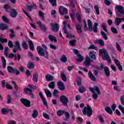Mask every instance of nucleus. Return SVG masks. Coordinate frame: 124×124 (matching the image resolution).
<instances>
[{
    "mask_svg": "<svg viewBox=\"0 0 124 124\" xmlns=\"http://www.w3.org/2000/svg\"><path fill=\"white\" fill-rule=\"evenodd\" d=\"M100 56H102L103 60L104 61H107L108 62H111L112 60L110 58V56L108 55V52L105 50V49L103 48L99 50Z\"/></svg>",
    "mask_w": 124,
    "mask_h": 124,
    "instance_id": "1",
    "label": "nucleus"
},
{
    "mask_svg": "<svg viewBox=\"0 0 124 124\" xmlns=\"http://www.w3.org/2000/svg\"><path fill=\"white\" fill-rule=\"evenodd\" d=\"M88 23V26L89 27V31H94V32H97L98 29H97V26H98V24L97 23L95 22L94 24V25L93 27V22H92V20L91 19H88L87 21Z\"/></svg>",
    "mask_w": 124,
    "mask_h": 124,
    "instance_id": "2",
    "label": "nucleus"
},
{
    "mask_svg": "<svg viewBox=\"0 0 124 124\" xmlns=\"http://www.w3.org/2000/svg\"><path fill=\"white\" fill-rule=\"evenodd\" d=\"M82 113L83 115L91 117L93 115V109L89 104H87V107H85L82 110Z\"/></svg>",
    "mask_w": 124,
    "mask_h": 124,
    "instance_id": "3",
    "label": "nucleus"
},
{
    "mask_svg": "<svg viewBox=\"0 0 124 124\" xmlns=\"http://www.w3.org/2000/svg\"><path fill=\"white\" fill-rule=\"evenodd\" d=\"M116 9L117 10V11L119 13H116L117 16L118 17H121L122 15L124 14V7L122 5H117L115 7Z\"/></svg>",
    "mask_w": 124,
    "mask_h": 124,
    "instance_id": "4",
    "label": "nucleus"
},
{
    "mask_svg": "<svg viewBox=\"0 0 124 124\" xmlns=\"http://www.w3.org/2000/svg\"><path fill=\"white\" fill-rule=\"evenodd\" d=\"M7 68L9 73H13V74H16V75H19L20 74V71L17 70V68L14 69L11 66H8Z\"/></svg>",
    "mask_w": 124,
    "mask_h": 124,
    "instance_id": "5",
    "label": "nucleus"
},
{
    "mask_svg": "<svg viewBox=\"0 0 124 124\" xmlns=\"http://www.w3.org/2000/svg\"><path fill=\"white\" fill-rule=\"evenodd\" d=\"M60 102H62L64 106H67V103L69 102L68 98L65 95H62L60 98Z\"/></svg>",
    "mask_w": 124,
    "mask_h": 124,
    "instance_id": "6",
    "label": "nucleus"
},
{
    "mask_svg": "<svg viewBox=\"0 0 124 124\" xmlns=\"http://www.w3.org/2000/svg\"><path fill=\"white\" fill-rule=\"evenodd\" d=\"M50 27H51V30L52 31H54V32H58V31H59V30H60V26L57 23H51Z\"/></svg>",
    "mask_w": 124,
    "mask_h": 124,
    "instance_id": "7",
    "label": "nucleus"
},
{
    "mask_svg": "<svg viewBox=\"0 0 124 124\" xmlns=\"http://www.w3.org/2000/svg\"><path fill=\"white\" fill-rule=\"evenodd\" d=\"M20 102L25 106V107H31V101H29L27 99L21 98Z\"/></svg>",
    "mask_w": 124,
    "mask_h": 124,
    "instance_id": "8",
    "label": "nucleus"
},
{
    "mask_svg": "<svg viewBox=\"0 0 124 124\" xmlns=\"http://www.w3.org/2000/svg\"><path fill=\"white\" fill-rule=\"evenodd\" d=\"M59 11L61 15H64L67 14V9L64 7L60 6L59 8Z\"/></svg>",
    "mask_w": 124,
    "mask_h": 124,
    "instance_id": "9",
    "label": "nucleus"
},
{
    "mask_svg": "<svg viewBox=\"0 0 124 124\" xmlns=\"http://www.w3.org/2000/svg\"><path fill=\"white\" fill-rule=\"evenodd\" d=\"M92 59L90 57L87 56L85 58V60L83 62V65H85L86 67H88L89 65H91V62H92Z\"/></svg>",
    "mask_w": 124,
    "mask_h": 124,
    "instance_id": "10",
    "label": "nucleus"
},
{
    "mask_svg": "<svg viewBox=\"0 0 124 124\" xmlns=\"http://www.w3.org/2000/svg\"><path fill=\"white\" fill-rule=\"evenodd\" d=\"M37 51L40 56H41L42 57H44V56H45V50H44L41 46H38L37 47Z\"/></svg>",
    "mask_w": 124,
    "mask_h": 124,
    "instance_id": "11",
    "label": "nucleus"
},
{
    "mask_svg": "<svg viewBox=\"0 0 124 124\" xmlns=\"http://www.w3.org/2000/svg\"><path fill=\"white\" fill-rule=\"evenodd\" d=\"M9 13H10L11 17H12L13 18H16V17H17V15H18V12H17V11H16V9H12L11 10Z\"/></svg>",
    "mask_w": 124,
    "mask_h": 124,
    "instance_id": "12",
    "label": "nucleus"
},
{
    "mask_svg": "<svg viewBox=\"0 0 124 124\" xmlns=\"http://www.w3.org/2000/svg\"><path fill=\"white\" fill-rule=\"evenodd\" d=\"M36 23L41 30H43V31H47V28H46V26L44 24H42V22H41V21H37Z\"/></svg>",
    "mask_w": 124,
    "mask_h": 124,
    "instance_id": "13",
    "label": "nucleus"
},
{
    "mask_svg": "<svg viewBox=\"0 0 124 124\" xmlns=\"http://www.w3.org/2000/svg\"><path fill=\"white\" fill-rule=\"evenodd\" d=\"M58 88L60 91H63L64 90H65V86H64V84H63V83L62 81H59L57 83Z\"/></svg>",
    "mask_w": 124,
    "mask_h": 124,
    "instance_id": "14",
    "label": "nucleus"
},
{
    "mask_svg": "<svg viewBox=\"0 0 124 124\" xmlns=\"http://www.w3.org/2000/svg\"><path fill=\"white\" fill-rule=\"evenodd\" d=\"M27 10L29 11H31L32 9H36L37 8V6L36 4L33 3L32 5H28L26 6Z\"/></svg>",
    "mask_w": 124,
    "mask_h": 124,
    "instance_id": "15",
    "label": "nucleus"
},
{
    "mask_svg": "<svg viewBox=\"0 0 124 124\" xmlns=\"http://www.w3.org/2000/svg\"><path fill=\"white\" fill-rule=\"evenodd\" d=\"M96 54V52H94L93 50H92L90 52L89 55L92 59V60H96V56H95V54Z\"/></svg>",
    "mask_w": 124,
    "mask_h": 124,
    "instance_id": "16",
    "label": "nucleus"
},
{
    "mask_svg": "<svg viewBox=\"0 0 124 124\" xmlns=\"http://www.w3.org/2000/svg\"><path fill=\"white\" fill-rule=\"evenodd\" d=\"M49 40L50 41H54V42H58V40H57V38L52 34H49L48 36Z\"/></svg>",
    "mask_w": 124,
    "mask_h": 124,
    "instance_id": "17",
    "label": "nucleus"
},
{
    "mask_svg": "<svg viewBox=\"0 0 124 124\" xmlns=\"http://www.w3.org/2000/svg\"><path fill=\"white\" fill-rule=\"evenodd\" d=\"M104 69L106 76H107V77H109V76H110V71L109 70V67L105 66Z\"/></svg>",
    "mask_w": 124,
    "mask_h": 124,
    "instance_id": "18",
    "label": "nucleus"
},
{
    "mask_svg": "<svg viewBox=\"0 0 124 124\" xmlns=\"http://www.w3.org/2000/svg\"><path fill=\"white\" fill-rule=\"evenodd\" d=\"M8 29V26L6 24L4 23H0V30L1 31H5Z\"/></svg>",
    "mask_w": 124,
    "mask_h": 124,
    "instance_id": "19",
    "label": "nucleus"
},
{
    "mask_svg": "<svg viewBox=\"0 0 124 124\" xmlns=\"http://www.w3.org/2000/svg\"><path fill=\"white\" fill-rule=\"evenodd\" d=\"M39 94L43 101V104L45 105H47V101H46V99H45V98H44V96H43L42 92H40Z\"/></svg>",
    "mask_w": 124,
    "mask_h": 124,
    "instance_id": "20",
    "label": "nucleus"
},
{
    "mask_svg": "<svg viewBox=\"0 0 124 124\" xmlns=\"http://www.w3.org/2000/svg\"><path fill=\"white\" fill-rule=\"evenodd\" d=\"M88 75L90 78V79L92 80L93 81V82H95L96 81V78H95V77L93 74L92 72L89 71L88 73Z\"/></svg>",
    "mask_w": 124,
    "mask_h": 124,
    "instance_id": "21",
    "label": "nucleus"
},
{
    "mask_svg": "<svg viewBox=\"0 0 124 124\" xmlns=\"http://www.w3.org/2000/svg\"><path fill=\"white\" fill-rule=\"evenodd\" d=\"M82 26L80 25L79 24H76V29L78 33H82Z\"/></svg>",
    "mask_w": 124,
    "mask_h": 124,
    "instance_id": "22",
    "label": "nucleus"
},
{
    "mask_svg": "<svg viewBox=\"0 0 124 124\" xmlns=\"http://www.w3.org/2000/svg\"><path fill=\"white\" fill-rule=\"evenodd\" d=\"M53 79L54 77L52 76H51L50 75H46V80L47 82H49L50 81H53Z\"/></svg>",
    "mask_w": 124,
    "mask_h": 124,
    "instance_id": "23",
    "label": "nucleus"
},
{
    "mask_svg": "<svg viewBox=\"0 0 124 124\" xmlns=\"http://www.w3.org/2000/svg\"><path fill=\"white\" fill-rule=\"evenodd\" d=\"M61 76L62 81H64V82H66V81H67L66 76H65V74H64V72L63 71L61 72Z\"/></svg>",
    "mask_w": 124,
    "mask_h": 124,
    "instance_id": "24",
    "label": "nucleus"
},
{
    "mask_svg": "<svg viewBox=\"0 0 124 124\" xmlns=\"http://www.w3.org/2000/svg\"><path fill=\"white\" fill-rule=\"evenodd\" d=\"M9 31L11 32V33L9 34V37L11 38H14V37H16V35H15V32L13 29H10Z\"/></svg>",
    "mask_w": 124,
    "mask_h": 124,
    "instance_id": "25",
    "label": "nucleus"
},
{
    "mask_svg": "<svg viewBox=\"0 0 124 124\" xmlns=\"http://www.w3.org/2000/svg\"><path fill=\"white\" fill-rule=\"evenodd\" d=\"M3 8L4 9H5L6 12H8L9 13V12H10V11L12 10L11 7H10V5L8 4L4 5Z\"/></svg>",
    "mask_w": 124,
    "mask_h": 124,
    "instance_id": "26",
    "label": "nucleus"
},
{
    "mask_svg": "<svg viewBox=\"0 0 124 124\" xmlns=\"http://www.w3.org/2000/svg\"><path fill=\"white\" fill-rule=\"evenodd\" d=\"M23 92H24L25 93H26V94H29L32 92V90L31 89V88L27 87L24 89Z\"/></svg>",
    "mask_w": 124,
    "mask_h": 124,
    "instance_id": "27",
    "label": "nucleus"
},
{
    "mask_svg": "<svg viewBox=\"0 0 124 124\" xmlns=\"http://www.w3.org/2000/svg\"><path fill=\"white\" fill-rule=\"evenodd\" d=\"M45 92L46 93V95L47 97H52V93H51L50 90L46 89H45Z\"/></svg>",
    "mask_w": 124,
    "mask_h": 124,
    "instance_id": "28",
    "label": "nucleus"
},
{
    "mask_svg": "<svg viewBox=\"0 0 124 124\" xmlns=\"http://www.w3.org/2000/svg\"><path fill=\"white\" fill-rule=\"evenodd\" d=\"M1 113L3 115H6V114H8V113H9V110L7 108H2L1 110Z\"/></svg>",
    "mask_w": 124,
    "mask_h": 124,
    "instance_id": "29",
    "label": "nucleus"
},
{
    "mask_svg": "<svg viewBox=\"0 0 124 124\" xmlns=\"http://www.w3.org/2000/svg\"><path fill=\"white\" fill-rule=\"evenodd\" d=\"M2 19L5 23H7V24H10V20H9V19L6 17V16H2Z\"/></svg>",
    "mask_w": 124,
    "mask_h": 124,
    "instance_id": "30",
    "label": "nucleus"
},
{
    "mask_svg": "<svg viewBox=\"0 0 124 124\" xmlns=\"http://www.w3.org/2000/svg\"><path fill=\"white\" fill-rule=\"evenodd\" d=\"M15 45L17 50H19V51H22V49L20 46V43H19V42L16 41L15 43Z\"/></svg>",
    "mask_w": 124,
    "mask_h": 124,
    "instance_id": "31",
    "label": "nucleus"
},
{
    "mask_svg": "<svg viewBox=\"0 0 124 124\" xmlns=\"http://www.w3.org/2000/svg\"><path fill=\"white\" fill-rule=\"evenodd\" d=\"M2 62V66L3 68H5L6 67V60H5V58H4V57L2 56L1 57Z\"/></svg>",
    "mask_w": 124,
    "mask_h": 124,
    "instance_id": "32",
    "label": "nucleus"
},
{
    "mask_svg": "<svg viewBox=\"0 0 124 124\" xmlns=\"http://www.w3.org/2000/svg\"><path fill=\"white\" fill-rule=\"evenodd\" d=\"M105 111H106V112H107V113H108L110 115H112V114H113V111H112L111 108H110L109 107H107L105 108Z\"/></svg>",
    "mask_w": 124,
    "mask_h": 124,
    "instance_id": "33",
    "label": "nucleus"
},
{
    "mask_svg": "<svg viewBox=\"0 0 124 124\" xmlns=\"http://www.w3.org/2000/svg\"><path fill=\"white\" fill-rule=\"evenodd\" d=\"M8 52H9V48L5 47L4 48V55L5 57H8Z\"/></svg>",
    "mask_w": 124,
    "mask_h": 124,
    "instance_id": "34",
    "label": "nucleus"
},
{
    "mask_svg": "<svg viewBox=\"0 0 124 124\" xmlns=\"http://www.w3.org/2000/svg\"><path fill=\"white\" fill-rule=\"evenodd\" d=\"M29 44L30 46V49L31 50V51H33L34 50V46H33V43H32V41L31 40L29 41Z\"/></svg>",
    "mask_w": 124,
    "mask_h": 124,
    "instance_id": "35",
    "label": "nucleus"
},
{
    "mask_svg": "<svg viewBox=\"0 0 124 124\" xmlns=\"http://www.w3.org/2000/svg\"><path fill=\"white\" fill-rule=\"evenodd\" d=\"M94 43H98V44H100V45H101V46H104L105 45L104 41L102 39L95 41Z\"/></svg>",
    "mask_w": 124,
    "mask_h": 124,
    "instance_id": "36",
    "label": "nucleus"
},
{
    "mask_svg": "<svg viewBox=\"0 0 124 124\" xmlns=\"http://www.w3.org/2000/svg\"><path fill=\"white\" fill-rule=\"evenodd\" d=\"M27 66L29 69H32V68H34V64L32 62H29Z\"/></svg>",
    "mask_w": 124,
    "mask_h": 124,
    "instance_id": "37",
    "label": "nucleus"
},
{
    "mask_svg": "<svg viewBox=\"0 0 124 124\" xmlns=\"http://www.w3.org/2000/svg\"><path fill=\"white\" fill-rule=\"evenodd\" d=\"M83 60H84V57L81 54H78V59H77V62H83Z\"/></svg>",
    "mask_w": 124,
    "mask_h": 124,
    "instance_id": "38",
    "label": "nucleus"
},
{
    "mask_svg": "<svg viewBox=\"0 0 124 124\" xmlns=\"http://www.w3.org/2000/svg\"><path fill=\"white\" fill-rule=\"evenodd\" d=\"M60 60L62 62H67V58L65 55L62 56Z\"/></svg>",
    "mask_w": 124,
    "mask_h": 124,
    "instance_id": "39",
    "label": "nucleus"
},
{
    "mask_svg": "<svg viewBox=\"0 0 124 124\" xmlns=\"http://www.w3.org/2000/svg\"><path fill=\"white\" fill-rule=\"evenodd\" d=\"M39 15L40 17L41 18V20L42 21H44V20H45V17H44V13H43L42 11H39Z\"/></svg>",
    "mask_w": 124,
    "mask_h": 124,
    "instance_id": "40",
    "label": "nucleus"
},
{
    "mask_svg": "<svg viewBox=\"0 0 124 124\" xmlns=\"http://www.w3.org/2000/svg\"><path fill=\"white\" fill-rule=\"evenodd\" d=\"M65 111H64L63 110H58L57 112V116H58L59 117H61V116H62V115H63V114H64Z\"/></svg>",
    "mask_w": 124,
    "mask_h": 124,
    "instance_id": "41",
    "label": "nucleus"
},
{
    "mask_svg": "<svg viewBox=\"0 0 124 124\" xmlns=\"http://www.w3.org/2000/svg\"><path fill=\"white\" fill-rule=\"evenodd\" d=\"M22 45L23 48L25 49V50H27L29 49V46L27 44V43L26 42V41H23L22 42Z\"/></svg>",
    "mask_w": 124,
    "mask_h": 124,
    "instance_id": "42",
    "label": "nucleus"
},
{
    "mask_svg": "<svg viewBox=\"0 0 124 124\" xmlns=\"http://www.w3.org/2000/svg\"><path fill=\"white\" fill-rule=\"evenodd\" d=\"M32 116V117L33 118V119H35L37 117V116H38V111H37V110H34L33 111Z\"/></svg>",
    "mask_w": 124,
    "mask_h": 124,
    "instance_id": "43",
    "label": "nucleus"
},
{
    "mask_svg": "<svg viewBox=\"0 0 124 124\" xmlns=\"http://www.w3.org/2000/svg\"><path fill=\"white\" fill-rule=\"evenodd\" d=\"M48 86L49 87V88H50V89H55V82L54 81H51L48 85Z\"/></svg>",
    "mask_w": 124,
    "mask_h": 124,
    "instance_id": "44",
    "label": "nucleus"
},
{
    "mask_svg": "<svg viewBox=\"0 0 124 124\" xmlns=\"http://www.w3.org/2000/svg\"><path fill=\"white\" fill-rule=\"evenodd\" d=\"M76 42H77L76 40H71L69 41V44L71 46H76Z\"/></svg>",
    "mask_w": 124,
    "mask_h": 124,
    "instance_id": "45",
    "label": "nucleus"
},
{
    "mask_svg": "<svg viewBox=\"0 0 124 124\" xmlns=\"http://www.w3.org/2000/svg\"><path fill=\"white\" fill-rule=\"evenodd\" d=\"M78 91L81 93H84V92H86V88H85V87H84V86L80 87L78 89Z\"/></svg>",
    "mask_w": 124,
    "mask_h": 124,
    "instance_id": "46",
    "label": "nucleus"
},
{
    "mask_svg": "<svg viewBox=\"0 0 124 124\" xmlns=\"http://www.w3.org/2000/svg\"><path fill=\"white\" fill-rule=\"evenodd\" d=\"M49 1L53 6H57V0H49Z\"/></svg>",
    "mask_w": 124,
    "mask_h": 124,
    "instance_id": "47",
    "label": "nucleus"
},
{
    "mask_svg": "<svg viewBox=\"0 0 124 124\" xmlns=\"http://www.w3.org/2000/svg\"><path fill=\"white\" fill-rule=\"evenodd\" d=\"M121 18H116L115 24L116 25V26H119L120 24L121 23Z\"/></svg>",
    "mask_w": 124,
    "mask_h": 124,
    "instance_id": "48",
    "label": "nucleus"
},
{
    "mask_svg": "<svg viewBox=\"0 0 124 124\" xmlns=\"http://www.w3.org/2000/svg\"><path fill=\"white\" fill-rule=\"evenodd\" d=\"M9 59H12V58H14L15 57V61H17V56H15L14 54L13 53H10L9 55L8 54V56Z\"/></svg>",
    "mask_w": 124,
    "mask_h": 124,
    "instance_id": "49",
    "label": "nucleus"
},
{
    "mask_svg": "<svg viewBox=\"0 0 124 124\" xmlns=\"http://www.w3.org/2000/svg\"><path fill=\"white\" fill-rule=\"evenodd\" d=\"M33 78L35 82H37V81H38V75L37 74V73H35L33 75Z\"/></svg>",
    "mask_w": 124,
    "mask_h": 124,
    "instance_id": "50",
    "label": "nucleus"
},
{
    "mask_svg": "<svg viewBox=\"0 0 124 124\" xmlns=\"http://www.w3.org/2000/svg\"><path fill=\"white\" fill-rule=\"evenodd\" d=\"M42 47H43V48H45V51L46 54V59H48V55L49 54V52H48V51H47V50L48 49V48H47V46H45V45L43 44L42 45Z\"/></svg>",
    "mask_w": 124,
    "mask_h": 124,
    "instance_id": "51",
    "label": "nucleus"
},
{
    "mask_svg": "<svg viewBox=\"0 0 124 124\" xmlns=\"http://www.w3.org/2000/svg\"><path fill=\"white\" fill-rule=\"evenodd\" d=\"M94 91H95L98 94H101V93H100V90H99V88L97 86L94 87Z\"/></svg>",
    "mask_w": 124,
    "mask_h": 124,
    "instance_id": "52",
    "label": "nucleus"
},
{
    "mask_svg": "<svg viewBox=\"0 0 124 124\" xmlns=\"http://www.w3.org/2000/svg\"><path fill=\"white\" fill-rule=\"evenodd\" d=\"M101 33L103 38H104L105 40H107V39H108V37H107V35L105 33V32H104L103 31H101Z\"/></svg>",
    "mask_w": 124,
    "mask_h": 124,
    "instance_id": "53",
    "label": "nucleus"
},
{
    "mask_svg": "<svg viewBox=\"0 0 124 124\" xmlns=\"http://www.w3.org/2000/svg\"><path fill=\"white\" fill-rule=\"evenodd\" d=\"M77 82L78 86H81V84H82V78L80 77H78Z\"/></svg>",
    "mask_w": 124,
    "mask_h": 124,
    "instance_id": "54",
    "label": "nucleus"
},
{
    "mask_svg": "<svg viewBox=\"0 0 124 124\" xmlns=\"http://www.w3.org/2000/svg\"><path fill=\"white\" fill-rule=\"evenodd\" d=\"M116 48L117 49L119 52H122V48H121V46H120V44L118 42L116 43Z\"/></svg>",
    "mask_w": 124,
    "mask_h": 124,
    "instance_id": "55",
    "label": "nucleus"
},
{
    "mask_svg": "<svg viewBox=\"0 0 124 124\" xmlns=\"http://www.w3.org/2000/svg\"><path fill=\"white\" fill-rule=\"evenodd\" d=\"M5 87L8 90H13V87L11 86L7 82H6Z\"/></svg>",
    "mask_w": 124,
    "mask_h": 124,
    "instance_id": "56",
    "label": "nucleus"
},
{
    "mask_svg": "<svg viewBox=\"0 0 124 124\" xmlns=\"http://www.w3.org/2000/svg\"><path fill=\"white\" fill-rule=\"evenodd\" d=\"M101 26L102 29H103V30L104 31H106V32H108V31L106 28V25L105 24V23H103Z\"/></svg>",
    "mask_w": 124,
    "mask_h": 124,
    "instance_id": "57",
    "label": "nucleus"
},
{
    "mask_svg": "<svg viewBox=\"0 0 124 124\" xmlns=\"http://www.w3.org/2000/svg\"><path fill=\"white\" fill-rule=\"evenodd\" d=\"M77 122L78 124H82V123H83V118L81 117H78L77 118Z\"/></svg>",
    "mask_w": 124,
    "mask_h": 124,
    "instance_id": "58",
    "label": "nucleus"
},
{
    "mask_svg": "<svg viewBox=\"0 0 124 124\" xmlns=\"http://www.w3.org/2000/svg\"><path fill=\"white\" fill-rule=\"evenodd\" d=\"M89 49H93V50H97V47L95 46L94 45H91L88 47Z\"/></svg>",
    "mask_w": 124,
    "mask_h": 124,
    "instance_id": "59",
    "label": "nucleus"
},
{
    "mask_svg": "<svg viewBox=\"0 0 124 124\" xmlns=\"http://www.w3.org/2000/svg\"><path fill=\"white\" fill-rule=\"evenodd\" d=\"M0 42H1V43H6V42H7V39H3L1 38V37H0Z\"/></svg>",
    "mask_w": 124,
    "mask_h": 124,
    "instance_id": "60",
    "label": "nucleus"
},
{
    "mask_svg": "<svg viewBox=\"0 0 124 124\" xmlns=\"http://www.w3.org/2000/svg\"><path fill=\"white\" fill-rule=\"evenodd\" d=\"M94 8L96 11V14H97V15H99V8H98V6H95Z\"/></svg>",
    "mask_w": 124,
    "mask_h": 124,
    "instance_id": "61",
    "label": "nucleus"
},
{
    "mask_svg": "<svg viewBox=\"0 0 124 124\" xmlns=\"http://www.w3.org/2000/svg\"><path fill=\"white\" fill-rule=\"evenodd\" d=\"M76 15L78 21L79 22V23H81V15H79V14H77Z\"/></svg>",
    "mask_w": 124,
    "mask_h": 124,
    "instance_id": "62",
    "label": "nucleus"
},
{
    "mask_svg": "<svg viewBox=\"0 0 124 124\" xmlns=\"http://www.w3.org/2000/svg\"><path fill=\"white\" fill-rule=\"evenodd\" d=\"M12 97L11 96H10V95H8L7 96V103L8 104H9V103H10V102H11V99H12Z\"/></svg>",
    "mask_w": 124,
    "mask_h": 124,
    "instance_id": "63",
    "label": "nucleus"
},
{
    "mask_svg": "<svg viewBox=\"0 0 124 124\" xmlns=\"http://www.w3.org/2000/svg\"><path fill=\"white\" fill-rule=\"evenodd\" d=\"M120 101L122 105H124V95H122L120 98Z\"/></svg>",
    "mask_w": 124,
    "mask_h": 124,
    "instance_id": "64",
    "label": "nucleus"
}]
</instances>
